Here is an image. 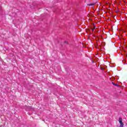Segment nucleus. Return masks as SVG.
I'll return each instance as SVG.
<instances>
[{
	"mask_svg": "<svg viewBox=\"0 0 127 127\" xmlns=\"http://www.w3.org/2000/svg\"><path fill=\"white\" fill-rule=\"evenodd\" d=\"M119 122L120 124V127H124V123H123V119L122 118H119Z\"/></svg>",
	"mask_w": 127,
	"mask_h": 127,
	"instance_id": "nucleus-1",
	"label": "nucleus"
},
{
	"mask_svg": "<svg viewBox=\"0 0 127 127\" xmlns=\"http://www.w3.org/2000/svg\"><path fill=\"white\" fill-rule=\"evenodd\" d=\"M95 3H90L89 4V5H95Z\"/></svg>",
	"mask_w": 127,
	"mask_h": 127,
	"instance_id": "nucleus-2",
	"label": "nucleus"
}]
</instances>
